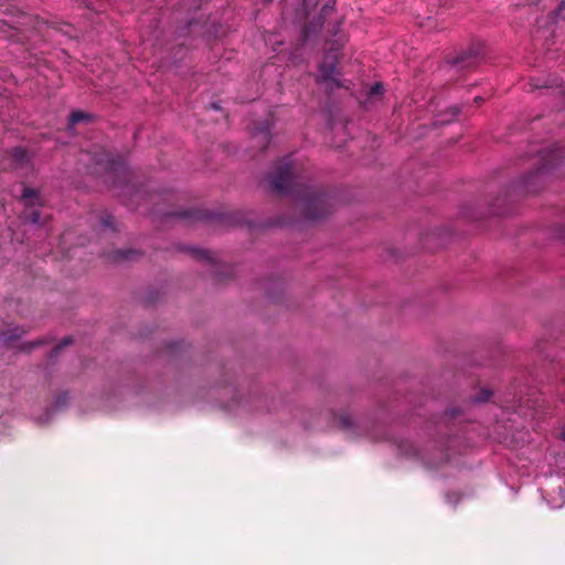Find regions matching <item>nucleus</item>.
<instances>
[{"label":"nucleus","mask_w":565,"mask_h":565,"mask_svg":"<svg viewBox=\"0 0 565 565\" xmlns=\"http://www.w3.org/2000/svg\"><path fill=\"white\" fill-rule=\"evenodd\" d=\"M268 181L274 191L277 193L292 194L303 200L308 210V217L317 220L321 215L310 212L311 206L324 209L327 198L322 194L312 193L305 184L303 178L294 164L290 156L279 161L274 171L268 175Z\"/></svg>","instance_id":"obj_1"},{"label":"nucleus","mask_w":565,"mask_h":565,"mask_svg":"<svg viewBox=\"0 0 565 565\" xmlns=\"http://www.w3.org/2000/svg\"><path fill=\"white\" fill-rule=\"evenodd\" d=\"M347 38L344 34L337 32L334 40L329 44L328 52L323 62L319 66L318 81L328 84L330 89L342 87L343 84L339 81V72L337 70L338 52L345 44Z\"/></svg>","instance_id":"obj_2"},{"label":"nucleus","mask_w":565,"mask_h":565,"mask_svg":"<svg viewBox=\"0 0 565 565\" xmlns=\"http://www.w3.org/2000/svg\"><path fill=\"white\" fill-rule=\"evenodd\" d=\"M94 163L96 166H102L108 173L126 175L128 173L127 167L120 158H114L108 152H103L100 154L96 153L93 158Z\"/></svg>","instance_id":"obj_3"},{"label":"nucleus","mask_w":565,"mask_h":565,"mask_svg":"<svg viewBox=\"0 0 565 565\" xmlns=\"http://www.w3.org/2000/svg\"><path fill=\"white\" fill-rule=\"evenodd\" d=\"M269 138H270V125L268 122L263 124L253 134V139L258 143L268 142Z\"/></svg>","instance_id":"obj_4"},{"label":"nucleus","mask_w":565,"mask_h":565,"mask_svg":"<svg viewBox=\"0 0 565 565\" xmlns=\"http://www.w3.org/2000/svg\"><path fill=\"white\" fill-rule=\"evenodd\" d=\"M171 215L174 217H179V218H195V220H205V218L211 217V215L206 214L205 212H203L201 210H189V211H183V212H179V213H173Z\"/></svg>","instance_id":"obj_5"},{"label":"nucleus","mask_w":565,"mask_h":565,"mask_svg":"<svg viewBox=\"0 0 565 565\" xmlns=\"http://www.w3.org/2000/svg\"><path fill=\"white\" fill-rule=\"evenodd\" d=\"M89 118V115L86 114V113H83V111H73L70 116V129L73 128L74 125H76L77 122H81L83 120H86Z\"/></svg>","instance_id":"obj_6"},{"label":"nucleus","mask_w":565,"mask_h":565,"mask_svg":"<svg viewBox=\"0 0 565 565\" xmlns=\"http://www.w3.org/2000/svg\"><path fill=\"white\" fill-rule=\"evenodd\" d=\"M34 198H38V191L30 188H24L22 192V200H24L26 204H30V200Z\"/></svg>","instance_id":"obj_7"},{"label":"nucleus","mask_w":565,"mask_h":565,"mask_svg":"<svg viewBox=\"0 0 565 565\" xmlns=\"http://www.w3.org/2000/svg\"><path fill=\"white\" fill-rule=\"evenodd\" d=\"M72 342H73V340L71 337L64 338L62 340V342L53 349V351L51 353V358H55L63 347H66V345L71 344Z\"/></svg>","instance_id":"obj_8"},{"label":"nucleus","mask_w":565,"mask_h":565,"mask_svg":"<svg viewBox=\"0 0 565 565\" xmlns=\"http://www.w3.org/2000/svg\"><path fill=\"white\" fill-rule=\"evenodd\" d=\"M491 394H492L491 391L483 388V390H481V392L478 396L473 397V402L475 403L487 402L490 398Z\"/></svg>","instance_id":"obj_9"},{"label":"nucleus","mask_w":565,"mask_h":565,"mask_svg":"<svg viewBox=\"0 0 565 565\" xmlns=\"http://www.w3.org/2000/svg\"><path fill=\"white\" fill-rule=\"evenodd\" d=\"M383 85L381 83H375L374 85H372L369 89V96L372 97V96H377V95H381L383 93Z\"/></svg>","instance_id":"obj_10"},{"label":"nucleus","mask_w":565,"mask_h":565,"mask_svg":"<svg viewBox=\"0 0 565 565\" xmlns=\"http://www.w3.org/2000/svg\"><path fill=\"white\" fill-rule=\"evenodd\" d=\"M198 257L201 259H205L207 262H212V254L209 250H196Z\"/></svg>","instance_id":"obj_11"},{"label":"nucleus","mask_w":565,"mask_h":565,"mask_svg":"<svg viewBox=\"0 0 565 565\" xmlns=\"http://www.w3.org/2000/svg\"><path fill=\"white\" fill-rule=\"evenodd\" d=\"M555 164L554 163H551L550 166L547 164H544L542 167H540L535 172L531 173V178H535V177H539L541 173H543L545 170H547L550 167H554Z\"/></svg>","instance_id":"obj_12"},{"label":"nucleus","mask_w":565,"mask_h":565,"mask_svg":"<svg viewBox=\"0 0 565 565\" xmlns=\"http://www.w3.org/2000/svg\"><path fill=\"white\" fill-rule=\"evenodd\" d=\"M30 222L33 224L39 223L40 222V213L36 211L32 212L30 215Z\"/></svg>","instance_id":"obj_13"},{"label":"nucleus","mask_w":565,"mask_h":565,"mask_svg":"<svg viewBox=\"0 0 565 565\" xmlns=\"http://www.w3.org/2000/svg\"><path fill=\"white\" fill-rule=\"evenodd\" d=\"M14 156H15L17 159L20 160L24 156V151L22 149L18 148V149L14 150Z\"/></svg>","instance_id":"obj_14"},{"label":"nucleus","mask_w":565,"mask_h":565,"mask_svg":"<svg viewBox=\"0 0 565 565\" xmlns=\"http://www.w3.org/2000/svg\"><path fill=\"white\" fill-rule=\"evenodd\" d=\"M120 255H121L124 258H128V252H120Z\"/></svg>","instance_id":"obj_15"},{"label":"nucleus","mask_w":565,"mask_h":565,"mask_svg":"<svg viewBox=\"0 0 565 565\" xmlns=\"http://www.w3.org/2000/svg\"><path fill=\"white\" fill-rule=\"evenodd\" d=\"M561 438H562V440H564V441H565V429L562 431V434H561Z\"/></svg>","instance_id":"obj_16"},{"label":"nucleus","mask_w":565,"mask_h":565,"mask_svg":"<svg viewBox=\"0 0 565 565\" xmlns=\"http://www.w3.org/2000/svg\"><path fill=\"white\" fill-rule=\"evenodd\" d=\"M559 492H561V494H562V497H563V499L565 501V490L561 489Z\"/></svg>","instance_id":"obj_17"},{"label":"nucleus","mask_w":565,"mask_h":565,"mask_svg":"<svg viewBox=\"0 0 565 565\" xmlns=\"http://www.w3.org/2000/svg\"><path fill=\"white\" fill-rule=\"evenodd\" d=\"M565 8V0H561V9Z\"/></svg>","instance_id":"obj_18"}]
</instances>
